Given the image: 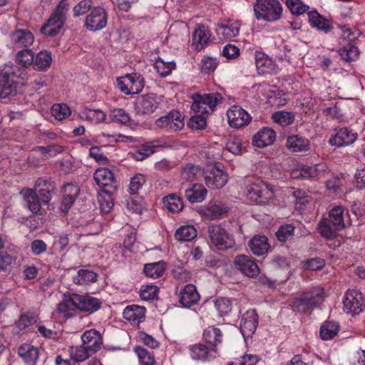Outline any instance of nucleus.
<instances>
[{
    "instance_id": "39448f33",
    "label": "nucleus",
    "mask_w": 365,
    "mask_h": 365,
    "mask_svg": "<svg viewBox=\"0 0 365 365\" xmlns=\"http://www.w3.org/2000/svg\"><path fill=\"white\" fill-rule=\"evenodd\" d=\"M118 88L125 95L138 94L145 86L144 78L140 73H129L117 78Z\"/></svg>"
},
{
    "instance_id": "c03bdc74",
    "label": "nucleus",
    "mask_w": 365,
    "mask_h": 365,
    "mask_svg": "<svg viewBox=\"0 0 365 365\" xmlns=\"http://www.w3.org/2000/svg\"><path fill=\"white\" fill-rule=\"evenodd\" d=\"M34 53L31 49L23 48L19 51L16 55L17 63L23 68H28L34 62Z\"/></svg>"
},
{
    "instance_id": "09e8293b",
    "label": "nucleus",
    "mask_w": 365,
    "mask_h": 365,
    "mask_svg": "<svg viewBox=\"0 0 365 365\" xmlns=\"http://www.w3.org/2000/svg\"><path fill=\"white\" fill-rule=\"evenodd\" d=\"M344 210L341 206H336L332 208L329 212V218L328 220L332 223L334 226L342 230L344 228Z\"/></svg>"
},
{
    "instance_id": "e2e57ef3",
    "label": "nucleus",
    "mask_w": 365,
    "mask_h": 365,
    "mask_svg": "<svg viewBox=\"0 0 365 365\" xmlns=\"http://www.w3.org/2000/svg\"><path fill=\"white\" fill-rule=\"evenodd\" d=\"M215 307L220 316L227 314L232 310V303L227 298L220 297L215 302Z\"/></svg>"
},
{
    "instance_id": "4d7b16f0",
    "label": "nucleus",
    "mask_w": 365,
    "mask_h": 365,
    "mask_svg": "<svg viewBox=\"0 0 365 365\" xmlns=\"http://www.w3.org/2000/svg\"><path fill=\"white\" fill-rule=\"evenodd\" d=\"M240 26L236 23L221 24L219 26L220 32L226 38H232L239 34Z\"/></svg>"
},
{
    "instance_id": "423d86ee",
    "label": "nucleus",
    "mask_w": 365,
    "mask_h": 365,
    "mask_svg": "<svg viewBox=\"0 0 365 365\" xmlns=\"http://www.w3.org/2000/svg\"><path fill=\"white\" fill-rule=\"evenodd\" d=\"M247 197L258 204H266L274 197L272 189L262 181L249 185L246 187Z\"/></svg>"
},
{
    "instance_id": "f8f14e48",
    "label": "nucleus",
    "mask_w": 365,
    "mask_h": 365,
    "mask_svg": "<svg viewBox=\"0 0 365 365\" xmlns=\"http://www.w3.org/2000/svg\"><path fill=\"white\" fill-rule=\"evenodd\" d=\"M74 303L76 304V309L81 312L93 314L98 311L102 305V302L89 294H74Z\"/></svg>"
},
{
    "instance_id": "c756f323",
    "label": "nucleus",
    "mask_w": 365,
    "mask_h": 365,
    "mask_svg": "<svg viewBox=\"0 0 365 365\" xmlns=\"http://www.w3.org/2000/svg\"><path fill=\"white\" fill-rule=\"evenodd\" d=\"M74 294L69 295L61 301L57 306L56 312L66 319L71 318L76 315V304L74 303Z\"/></svg>"
},
{
    "instance_id": "a18cd8bd",
    "label": "nucleus",
    "mask_w": 365,
    "mask_h": 365,
    "mask_svg": "<svg viewBox=\"0 0 365 365\" xmlns=\"http://www.w3.org/2000/svg\"><path fill=\"white\" fill-rule=\"evenodd\" d=\"M339 331V325L334 322H324L320 329V336L323 340H329L334 338Z\"/></svg>"
},
{
    "instance_id": "0e129e2a",
    "label": "nucleus",
    "mask_w": 365,
    "mask_h": 365,
    "mask_svg": "<svg viewBox=\"0 0 365 365\" xmlns=\"http://www.w3.org/2000/svg\"><path fill=\"white\" fill-rule=\"evenodd\" d=\"M217 63L216 58L205 56L200 61V68L202 73L209 74L215 70Z\"/></svg>"
},
{
    "instance_id": "f704fd0d",
    "label": "nucleus",
    "mask_w": 365,
    "mask_h": 365,
    "mask_svg": "<svg viewBox=\"0 0 365 365\" xmlns=\"http://www.w3.org/2000/svg\"><path fill=\"white\" fill-rule=\"evenodd\" d=\"M97 274L88 269H80L77 274L73 277V281L76 284L88 285L97 280Z\"/></svg>"
},
{
    "instance_id": "3c124183",
    "label": "nucleus",
    "mask_w": 365,
    "mask_h": 365,
    "mask_svg": "<svg viewBox=\"0 0 365 365\" xmlns=\"http://www.w3.org/2000/svg\"><path fill=\"white\" fill-rule=\"evenodd\" d=\"M63 25L58 24L56 21L48 19L46 24L41 28L40 31L45 36L53 37L59 33Z\"/></svg>"
},
{
    "instance_id": "774afa93",
    "label": "nucleus",
    "mask_w": 365,
    "mask_h": 365,
    "mask_svg": "<svg viewBox=\"0 0 365 365\" xmlns=\"http://www.w3.org/2000/svg\"><path fill=\"white\" fill-rule=\"evenodd\" d=\"M85 118L92 123H100L106 118L105 113L101 110L89 109L85 112Z\"/></svg>"
},
{
    "instance_id": "9d476101",
    "label": "nucleus",
    "mask_w": 365,
    "mask_h": 365,
    "mask_svg": "<svg viewBox=\"0 0 365 365\" xmlns=\"http://www.w3.org/2000/svg\"><path fill=\"white\" fill-rule=\"evenodd\" d=\"M233 263L236 269L248 277H255L259 273V268L257 263L247 255H237Z\"/></svg>"
},
{
    "instance_id": "aec40b11",
    "label": "nucleus",
    "mask_w": 365,
    "mask_h": 365,
    "mask_svg": "<svg viewBox=\"0 0 365 365\" xmlns=\"http://www.w3.org/2000/svg\"><path fill=\"white\" fill-rule=\"evenodd\" d=\"M255 65L260 75L277 73L278 67L272 58L261 52L255 53Z\"/></svg>"
},
{
    "instance_id": "4c0bfd02",
    "label": "nucleus",
    "mask_w": 365,
    "mask_h": 365,
    "mask_svg": "<svg viewBox=\"0 0 365 365\" xmlns=\"http://www.w3.org/2000/svg\"><path fill=\"white\" fill-rule=\"evenodd\" d=\"M160 147H165V145H161L158 140H153L150 143H145L138 149L135 153V158L138 160H143L146 157L153 154L155 149Z\"/></svg>"
},
{
    "instance_id": "a19ab883",
    "label": "nucleus",
    "mask_w": 365,
    "mask_h": 365,
    "mask_svg": "<svg viewBox=\"0 0 365 365\" xmlns=\"http://www.w3.org/2000/svg\"><path fill=\"white\" fill-rule=\"evenodd\" d=\"M69 9V4L66 0H61L57 5L54 12L50 16V19L55 21L58 24L63 26L66 19V12Z\"/></svg>"
},
{
    "instance_id": "5701e85b",
    "label": "nucleus",
    "mask_w": 365,
    "mask_h": 365,
    "mask_svg": "<svg viewBox=\"0 0 365 365\" xmlns=\"http://www.w3.org/2000/svg\"><path fill=\"white\" fill-rule=\"evenodd\" d=\"M83 344L92 353L98 351L103 342L102 336L98 331L91 329L85 331L81 336Z\"/></svg>"
},
{
    "instance_id": "8fccbe9b",
    "label": "nucleus",
    "mask_w": 365,
    "mask_h": 365,
    "mask_svg": "<svg viewBox=\"0 0 365 365\" xmlns=\"http://www.w3.org/2000/svg\"><path fill=\"white\" fill-rule=\"evenodd\" d=\"M339 53L344 61L349 62L358 58L359 51L356 46L349 43L341 48Z\"/></svg>"
},
{
    "instance_id": "e433bc0d",
    "label": "nucleus",
    "mask_w": 365,
    "mask_h": 365,
    "mask_svg": "<svg viewBox=\"0 0 365 365\" xmlns=\"http://www.w3.org/2000/svg\"><path fill=\"white\" fill-rule=\"evenodd\" d=\"M164 206L171 212H178L183 208L182 199L175 194H170L163 199Z\"/></svg>"
},
{
    "instance_id": "0eeeda50",
    "label": "nucleus",
    "mask_w": 365,
    "mask_h": 365,
    "mask_svg": "<svg viewBox=\"0 0 365 365\" xmlns=\"http://www.w3.org/2000/svg\"><path fill=\"white\" fill-rule=\"evenodd\" d=\"M343 309L347 314L353 315L361 313L365 306V299L359 291L348 290L344 297Z\"/></svg>"
},
{
    "instance_id": "58836bf2",
    "label": "nucleus",
    "mask_w": 365,
    "mask_h": 365,
    "mask_svg": "<svg viewBox=\"0 0 365 365\" xmlns=\"http://www.w3.org/2000/svg\"><path fill=\"white\" fill-rule=\"evenodd\" d=\"M197 236V230L193 225H184L179 227L175 234L178 241H191Z\"/></svg>"
},
{
    "instance_id": "c85d7f7f",
    "label": "nucleus",
    "mask_w": 365,
    "mask_h": 365,
    "mask_svg": "<svg viewBox=\"0 0 365 365\" xmlns=\"http://www.w3.org/2000/svg\"><path fill=\"white\" fill-rule=\"evenodd\" d=\"M145 308L138 305L128 306L124 309L123 317L134 324H138L145 319Z\"/></svg>"
},
{
    "instance_id": "473e14b6",
    "label": "nucleus",
    "mask_w": 365,
    "mask_h": 365,
    "mask_svg": "<svg viewBox=\"0 0 365 365\" xmlns=\"http://www.w3.org/2000/svg\"><path fill=\"white\" fill-rule=\"evenodd\" d=\"M308 19L312 27H316L317 29L325 33L329 32L331 29V26L329 21L324 19L316 11L308 12Z\"/></svg>"
},
{
    "instance_id": "69168bd1",
    "label": "nucleus",
    "mask_w": 365,
    "mask_h": 365,
    "mask_svg": "<svg viewBox=\"0 0 365 365\" xmlns=\"http://www.w3.org/2000/svg\"><path fill=\"white\" fill-rule=\"evenodd\" d=\"M91 0H82L78 2L73 8V17H78L86 14L92 8Z\"/></svg>"
},
{
    "instance_id": "f3484780",
    "label": "nucleus",
    "mask_w": 365,
    "mask_h": 365,
    "mask_svg": "<svg viewBox=\"0 0 365 365\" xmlns=\"http://www.w3.org/2000/svg\"><path fill=\"white\" fill-rule=\"evenodd\" d=\"M14 48H28L34 41V34L28 29H16L10 35Z\"/></svg>"
},
{
    "instance_id": "9b49d317",
    "label": "nucleus",
    "mask_w": 365,
    "mask_h": 365,
    "mask_svg": "<svg viewBox=\"0 0 365 365\" xmlns=\"http://www.w3.org/2000/svg\"><path fill=\"white\" fill-rule=\"evenodd\" d=\"M206 185L210 189L222 188L227 182V175L219 166H214L204 173Z\"/></svg>"
},
{
    "instance_id": "79ce46f5",
    "label": "nucleus",
    "mask_w": 365,
    "mask_h": 365,
    "mask_svg": "<svg viewBox=\"0 0 365 365\" xmlns=\"http://www.w3.org/2000/svg\"><path fill=\"white\" fill-rule=\"evenodd\" d=\"M331 224L328 219H323L319 222L318 230L322 237L327 239L334 237L336 235V232L341 230L336 226H334Z\"/></svg>"
},
{
    "instance_id": "bb28decb",
    "label": "nucleus",
    "mask_w": 365,
    "mask_h": 365,
    "mask_svg": "<svg viewBox=\"0 0 365 365\" xmlns=\"http://www.w3.org/2000/svg\"><path fill=\"white\" fill-rule=\"evenodd\" d=\"M250 251L256 256L267 254L270 248L268 240L265 236L255 235L248 242Z\"/></svg>"
},
{
    "instance_id": "864d4df0",
    "label": "nucleus",
    "mask_w": 365,
    "mask_h": 365,
    "mask_svg": "<svg viewBox=\"0 0 365 365\" xmlns=\"http://www.w3.org/2000/svg\"><path fill=\"white\" fill-rule=\"evenodd\" d=\"M135 353L138 355L139 361L143 365H155V360L153 352L148 351L147 349L141 346L135 348Z\"/></svg>"
},
{
    "instance_id": "37998d69",
    "label": "nucleus",
    "mask_w": 365,
    "mask_h": 365,
    "mask_svg": "<svg viewBox=\"0 0 365 365\" xmlns=\"http://www.w3.org/2000/svg\"><path fill=\"white\" fill-rule=\"evenodd\" d=\"M203 173L198 166L189 163L182 168L180 175L182 180L192 182L195 180Z\"/></svg>"
},
{
    "instance_id": "5fc2aeb1",
    "label": "nucleus",
    "mask_w": 365,
    "mask_h": 365,
    "mask_svg": "<svg viewBox=\"0 0 365 365\" xmlns=\"http://www.w3.org/2000/svg\"><path fill=\"white\" fill-rule=\"evenodd\" d=\"M91 354H93L83 344L72 348L71 353V358L74 363L83 361Z\"/></svg>"
},
{
    "instance_id": "cd10ccee",
    "label": "nucleus",
    "mask_w": 365,
    "mask_h": 365,
    "mask_svg": "<svg viewBox=\"0 0 365 365\" xmlns=\"http://www.w3.org/2000/svg\"><path fill=\"white\" fill-rule=\"evenodd\" d=\"M18 354L27 365H36L38 350L29 344H24L18 349Z\"/></svg>"
},
{
    "instance_id": "a211bd4d",
    "label": "nucleus",
    "mask_w": 365,
    "mask_h": 365,
    "mask_svg": "<svg viewBox=\"0 0 365 365\" xmlns=\"http://www.w3.org/2000/svg\"><path fill=\"white\" fill-rule=\"evenodd\" d=\"M62 192L63 199L61 204V210L66 212L78 196L80 189L76 184L67 183L62 187Z\"/></svg>"
},
{
    "instance_id": "393cba45",
    "label": "nucleus",
    "mask_w": 365,
    "mask_h": 365,
    "mask_svg": "<svg viewBox=\"0 0 365 365\" xmlns=\"http://www.w3.org/2000/svg\"><path fill=\"white\" fill-rule=\"evenodd\" d=\"M328 170V167L324 163L314 165V166L302 165L300 169L293 172L295 177L301 175L302 178H315L323 175Z\"/></svg>"
},
{
    "instance_id": "2eb2a0df",
    "label": "nucleus",
    "mask_w": 365,
    "mask_h": 365,
    "mask_svg": "<svg viewBox=\"0 0 365 365\" xmlns=\"http://www.w3.org/2000/svg\"><path fill=\"white\" fill-rule=\"evenodd\" d=\"M211 36L212 34L207 26L197 24L192 33V46L196 51H201L211 42Z\"/></svg>"
},
{
    "instance_id": "f257e3e1",
    "label": "nucleus",
    "mask_w": 365,
    "mask_h": 365,
    "mask_svg": "<svg viewBox=\"0 0 365 365\" xmlns=\"http://www.w3.org/2000/svg\"><path fill=\"white\" fill-rule=\"evenodd\" d=\"M257 20L275 22L282 18L283 7L278 0H257L253 5Z\"/></svg>"
},
{
    "instance_id": "4468645a",
    "label": "nucleus",
    "mask_w": 365,
    "mask_h": 365,
    "mask_svg": "<svg viewBox=\"0 0 365 365\" xmlns=\"http://www.w3.org/2000/svg\"><path fill=\"white\" fill-rule=\"evenodd\" d=\"M229 125L235 128H240L250 123L251 116L241 107L232 106L227 112Z\"/></svg>"
},
{
    "instance_id": "6e6d98bb",
    "label": "nucleus",
    "mask_w": 365,
    "mask_h": 365,
    "mask_svg": "<svg viewBox=\"0 0 365 365\" xmlns=\"http://www.w3.org/2000/svg\"><path fill=\"white\" fill-rule=\"evenodd\" d=\"M51 112L52 115L58 120L66 118L71 114L70 108L63 103L54 104L51 108Z\"/></svg>"
},
{
    "instance_id": "1a4fd4ad",
    "label": "nucleus",
    "mask_w": 365,
    "mask_h": 365,
    "mask_svg": "<svg viewBox=\"0 0 365 365\" xmlns=\"http://www.w3.org/2000/svg\"><path fill=\"white\" fill-rule=\"evenodd\" d=\"M107 20L108 16L104 9L94 7L86 18L85 27L88 31H96L106 27Z\"/></svg>"
},
{
    "instance_id": "2f4dec72",
    "label": "nucleus",
    "mask_w": 365,
    "mask_h": 365,
    "mask_svg": "<svg viewBox=\"0 0 365 365\" xmlns=\"http://www.w3.org/2000/svg\"><path fill=\"white\" fill-rule=\"evenodd\" d=\"M51 53L46 50L41 51L34 58L33 66L35 70L45 71L51 66Z\"/></svg>"
},
{
    "instance_id": "6ab92c4d",
    "label": "nucleus",
    "mask_w": 365,
    "mask_h": 365,
    "mask_svg": "<svg viewBox=\"0 0 365 365\" xmlns=\"http://www.w3.org/2000/svg\"><path fill=\"white\" fill-rule=\"evenodd\" d=\"M258 315L255 309H249L242 316L240 322L241 332L243 335L254 334L258 326Z\"/></svg>"
},
{
    "instance_id": "49530a36",
    "label": "nucleus",
    "mask_w": 365,
    "mask_h": 365,
    "mask_svg": "<svg viewBox=\"0 0 365 365\" xmlns=\"http://www.w3.org/2000/svg\"><path fill=\"white\" fill-rule=\"evenodd\" d=\"M203 337L207 343L215 348L217 344L222 341V332L216 327H208L204 331Z\"/></svg>"
},
{
    "instance_id": "bf43d9fd",
    "label": "nucleus",
    "mask_w": 365,
    "mask_h": 365,
    "mask_svg": "<svg viewBox=\"0 0 365 365\" xmlns=\"http://www.w3.org/2000/svg\"><path fill=\"white\" fill-rule=\"evenodd\" d=\"M294 230L291 225H282L277 231L276 237L279 241L285 242L294 236Z\"/></svg>"
},
{
    "instance_id": "72a5a7b5",
    "label": "nucleus",
    "mask_w": 365,
    "mask_h": 365,
    "mask_svg": "<svg viewBox=\"0 0 365 365\" xmlns=\"http://www.w3.org/2000/svg\"><path fill=\"white\" fill-rule=\"evenodd\" d=\"M16 93L14 79L0 75V98H5Z\"/></svg>"
},
{
    "instance_id": "b1692460",
    "label": "nucleus",
    "mask_w": 365,
    "mask_h": 365,
    "mask_svg": "<svg viewBox=\"0 0 365 365\" xmlns=\"http://www.w3.org/2000/svg\"><path fill=\"white\" fill-rule=\"evenodd\" d=\"M199 299L200 294L193 284H187L180 291L179 302L184 307L195 304Z\"/></svg>"
},
{
    "instance_id": "f03ea898",
    "label": "nucleus",
    "mask_w": 365,
    "mask_h": 365,
    "mask_svg": "<svg viewBox=\"0 0 365 365\" xmlns=\"http://www.w3.org/2000/svg\"><path fill=\"white\" fill-rule=\"evenodd\" d=\"M324 298V291L322 287H316L304 292L292 301V308L294 312L307 313L312 312Z\"/></svg>"
},
{
    "instance_id": "de8ad7c7",
    "label": "nucleus",
    "mask_w": 365,
    "mask_h": 365,
    "mask_svg": "<svg viewBox=\"0 0 365 365\" xmlns=\"http://www.w3.org/2000/svg\"><path fill=\"white\" fill-rule=\"evenodd\" d=\"M309 141L307 138H287L286 146L292 152L306 151L309 148Z\"/></svg>"
},
{
    "instance_id": "7ed1b4c3",
    "label": "nucleus",
    "mask_w": 365,
    "mask_h": 365,
    "mask_svg": "<svg viewBox=\"0 0 365 365\" xmlns=\"http://www.w3.org/2000/svg\"><path fill=\"white\" fill-rule=\"evenodd\" d=\"M193 101L191 109L195 113L201 114L209 113L214 110L222 97L219 93H195L192 96Z\"/></svg>"
},
{
    "instance_id": "ddd939ff",
    "label": "nucleus",
    "mask_w": 365,
    "mask_h": 365,
    "mask_svg": "<svg viewBox=\"0 0 365 365\" xmlns=\"http://www.w3.org/2000/svg\"><path fill=\"white\" fill-rule=\"evenodd\" d=\"M160 101L155 94L143 95L135 101V109L138 113L151 114L158 108Z\"/></svg>"
},
{
    "instance_id": "4be33fe9",
    "label": "nucleus",
    "mask_w": 365,
    "mask_h": 365,
    "mask_svg": "<svg viewBox=\"0 0 365 365\" xmlns=\"http://www.w3.org/2000/svg\"><path fill=\"white\" fill-rule=\"evenodd\" d=\"M34 190L37 192L43 205H47L52 195L56 193V186L53 182H46L43 179H38L36 182L35 190Z\"/></svg>"
},
{
    "instance_id": "c9c22d12",
    "label": "nucleus",
    "mask_w": 365,
    "mask_h": 365,
    "mask_svg": "<svg viewBox=\"0 0 365 365\" xmlns=\"http://www.w3.org/2000/svg\"><path fill=\"white\" fill-rule=\"evenodd\" d=\"M165 269V263L163 261H159L157 262L145 264L143 271L147 277L156 279L163 275Z\"/></svg>"
},
{
    "instance_id": "680f3d73",
    "label": "nucleus",
    "mask_w": 365,
    "mask_h": 365,
    "mask_svg": "<svg viewBox=\"0 0 365 365\" xmlns=\"http://www.w3.org/2000/svg\"><path fill=\"white\" fill-rule=\"evenodd\" d=\"M158 292V288L155 285H143L140 289V297L143 300L149 301L156 298Z\"/></svg>"
},
{
    "instance_id": "6e6552de",
    "label": "nucleus",
    "mask_w": 365,
    "mask_h": 365,
    "mask_svg": "<svg viewBox=\"0 0 365 365\" xmlns=\"http://www.w3.org/2000/svg\"><path fill=\"white\" fill-rule=\"evenodd\" d=\"M93 179L102 190L109 196L115 191L117 184L110 170L105 168H98L94 173Z\"/></svg>"
},
{
    "instance_id": "338daca9",
    "label": "nucleus",
    "mask_w": 365,
    "mask_h": 365,
    "mask_svg": "<svg viewBox=\"0 0 365 365\" xmlns=\"http://www.w3.org/2000/svg\"><path fill=\"white\" fill-rule=\"evenodd\" d=\"M179 111L172 110L168 115L158 118L156 120V125L159 128H166L168 130L170 121L176 120V118H179Z\"/></svg>"
},
{
    "instance_id": "603ef678",
    "label": "nucleus",
    "mask_w": 365,
    "mask_h": 365,
    "mask_svg": "<svg viewBox=\"0 0 365 365\" xmlns=\"http://www.w3.org/2000/svg\"><path fill=\"white\" fill-rule=\"evenodd\" d=\"M272 120L282 126H286L292 124L294 120V115L292 112L278 111L272 115Z\"/></svg>"
},
{
    "instance_id": "20e7f679",
    "label": "nucleus",
    "mask_w": 365,
    "mask_h": 365,
    "mask_svg": "<svg viewBox=\"0 0 365 365\" xmlns=\"http://www.w3.org/2000/svg\"><path fill=\"white\" fill-rule=\"evenodd\" d=\"M207 232L211 243L220 250H227L235 245L233 237L220 225L208 226Z\"/></svg>"
},
{
    "instance_id": "052dcab7",
    "label": "nucleus",
    "mask_w": 365,
    "mask_h": 365,
    "mask_svg": "<svg viewBox=\"0 0 365 365\" xmlns=\"http://www.w3.org/2000/svg\"><path fill=\"white\" fill-rule=\"evenodd\" d=\"M109 118L114 122H118L122 124H126L130 122L129 114L122 108L113 109L109 115Z\"/></svg>"
},
{
    "instance_id": "ea45409f",
    "label": "nucleus",
    "mask_w": 365,
    "mask_h": 365,
    "mask_svg": "<svg viewBox=\"0 0 365 365\" xmlns=\"http://www.w3.org/2000/svg\"><path fill=\"white\" fill-rule=\"evenodd\" d=\"M175 66L174 61H165L160 57L155 58L154 62V67L161 77L169 76Z\"/></svg>"
},
{
    "instance_id": "dca6fc26",
    "label": "nucleus",
    "mask_w": 365,
    "mask_h": 365,
    "mask_svg": "<svg viewBox=\"0 0 365 365\" xmlns=\"http://www.w3.org/2000/svg\"><path fill=\"white\" fill-rule=\"evenodd\" d=\"M188 349L190 357L197 361L205 362L216 357L215 348H208L200 343L190 345Z\"/></svg>"
},
{
    "instance_id": "7c9ffc66",
    "label": "nucleus",
    "mask_w": 365,
    "mask_h": 365,
    "mask_svg": "<svg viewBox=\"0 0 365 365\" xmlns=\"http://www.w3.org/2000/svg\"><path fill=\"white\" fill-rule=\"evenodd\" d=\"M207 191L201 184H194L185 190V196L190 203L202 202L207 195Z\"/></svg>"
},
{
    "instance_id": "412c9836",
    "label": "nucleus",
    "mask_w": 365,
    "mask_h": 365,
    "mask_svg": "<svg viewBox=\"0 0 365 365\" xmlns=\"http://www.w3.org/2000/svg\"><path fill=\"white\" fill-rule=\"evenodd\" d=\"M227 212V207L220 200L210 201L205 207L201 214L206 220H215L221 217V216Z\"/></svg>"
},
{
    "instance_id": "a878e982",
    "label": "nucleus",
    "mask_w": 365,
    "mask_h": 365,
    "mask_svg": "<svg viewBox=\"0 0 365 365\" xmlns=\"http://www.w3.org/2000/svg\"><path fill=\"white\" fill-rule=\"evenodd\" d=\"M21 194L23 195L27 207L33 213H39L43 203L38 197L37 192L32 189L26 188L21 191Z\"/></svg>"
},
{
    "instance_id": "13d9d810",
    "label": "nucleus",
    "mask_w": 365,
    "mask_h": 365,
    "mask_svg": "<svg viewBox=\"0 0 365 365\" xmlns=\"http://www.w3.org/2000/svg\"><path fill=\"white\" fill-rule=\"evenodd\" d=\"M286 4L294 14L300 15L309 9V6L300 0H287Z\"/></svg>"
}]
</instances>
